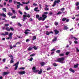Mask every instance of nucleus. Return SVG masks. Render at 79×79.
Returning <instances> with one entry per match:
<instances>
[{
	"label": "nucleus",
	"mask_w": 79,
	"mask_h": 79,
	"mask_svg": "<svg viewBox=\"0 0 79 79\" xmlns=\"http://www.w3.org/2000/svg\"><path fill=\"white\" fill-rule=\"evenodd\" d=\"M64 57H61L57 59V60H55V61L56 62H60L61 63H64L65 61H64Z\"/></svg>",
	"instance_id": "1"
},
{
	"label": "nucleus",
	"mask_w": 79,
	"mask_h": 79,
	"mask_svg": "<svg viewBox=\"0 0 79 79\" xmlns=\"http://www.w3.org/2000/svg\"><path fill=\"white\" fill-rule=\"evenodd\" d=\"M19 61H18L17 63H16L14 65H13V66H15V70H16V69H18V64H19Z\"/></svg>",
	"instance_id": "2"
},
{
	"label": "nucleus",
	"mask_w": 79,
	"mask_h": 79,
	"mask_svg": "<svg viewBox=\"0 0 79 79\" xmlns=\"http://www.w3.org/2000/svg\"><path fill=\"white\" fill-rule=\"evenodd\" d=\"M61 1L60 0H57V1L56 0L54 2L53 5H52V6L54 7V6H55L56 3L58 4Z\"/></svg>",
	"instance_id": "3"
},
{
	"label": "nucleus",
	"mask_w": 79,
	"mask_h": 79,
	"mask_svg": "<svg viewBox=\"0 0 79 79\" xmlns=\"http://www.w3.org/2000/svg\"><path fill=\"white\" fill-rule=\"evenodd\" d=\"M13 35V34L12 33H10L9 34V37H8L6 38V39L9 40V39L11 40L12 39V35Z\"/></svg>",
	"instance_id": "4"
},
{
	"label": "nucleus",
	"mask_w": 79,
	"mask_h": 79,
	"mask_svg": "<svg viewBox=\"0 0 79 79\" xmlns=\"http://www.w3.org/2000/svg\"><path fill=\"white\" fill-rule=\"evenodd\" d=\"M47 16L46 15L44 14L43 15H42V18H43V21H44V20H45L46 18H47Z\"/></svg>",
	"instance_id": "5"
},
{
	"label": "nucleus",
	"mask_w": 79,
	"mask_h": 79,
	"mask_svg": "<svg viewBox=\"0 0 79 79\" xmlns=\"http://www.w3.org/2000/svg\"><path fill=\"white\" fill-rule=\"evenodd\" d=\"M18 73L19 74L23 75L24 74H26V72L24 71H23V72H18Z\"/></svg>",
	"instance_id": "6"
},
{
	"label": "nucleus",
	"mask_w": 79,
	"mask_h": 79,
	"mask_svg": "<svg viewBox=\"0 0 79 79\" xmlns=\"http://www.w3.org/2000/svg\"><path fill=\"white\" fill-rule=\"evenodd\" d=\"M28 31H31V30L28 29H27L25 31L24 33L25 34H26V35H27V34H29V33L28 32Z\"/></svg>",
	"instance_id": "7"
},
{
	"label": "nucleus",
	"mask_w": 79,
	"mask_h": 79,
	"mask_svg": "<svg viewBox=\"0 0 79 79\" xmlns=\"http://www.w3.org/2000/svg\"><path fill=\"white\" fill-rule=\"evenodd\" d=\"M23 21H24L27 19V15H23Z\"/></svg>",
	"instance_id": "8"
},
{
	"label": "nucleus",
	"mask_w": 79,
	"mask_h": 79,
	"mask_svg": "<svg viewBox=\"0 0 79 79\" xmlns=\"http://www.w3.org/2000/svg\"><path fill=\"white\" fill-rule=\"evenodd\" d=\"M5 33H2V35H8V34H9V33L8 32H7L6 31H5Z\"/></svg>",
	"instance_id": "9"
},
{
	"label": "nucleus",
	"mask_w": 79,
	"mask_h": 79,
	"mask_svg": "<svg viewBox=\"0 0 79 79\" xmlns=\"http://www.w3.org/2000/svg\"><path fill=\"white\" fill-rule=\"evenodd\" d=\"M9 73L8 72H4L2 73V76H5L7 75V74H8Z\"/></svg>",
	"instance_id": "10"
},
{
	"label": "nucleus",
	"mask_w": 79,
	"mask_h": 79,
	"mask_svg": "<svg viewBox=\"0 0 79 79\" xmlns=\"http://www.w3.org/2000/svg\"><path fill=\"white\" fill-rule=\"evenodd\" d=\"M54 32H55V34L56 35V34H58V33H59V31L57 30L56 29L55 30H54Z\"/></svg>",
	"instance_id": "11"
},
{
	"label": "nucleus",
	"mask_w": 79,
	"mask_h": 79,
	"mask_svg": "<svg viewBox=\"0 0 79 79\" xmlns=\"http://www.w3.org/2000/svg\"><path fill=\"white\" fill-rule=\"evenodd\" d=\"M32 48H33V47H30L28 48L27 50L28 51H31V50H32Z\"/></svg>",
	"instance_id": "12"
},
{
	"label": "nucleus",
	"mask_w": 79,
	"mask_h": 79,
	"mask_svg": "<svg viewBox=\"0 0 79 79\" xmlns=\"http://www.w3.org/2000/svg\"><path fill=\"white\" fill-rule=\"evenodd\" d=\"M37 9H38V7H36L35 8L34 10L35 11H36V12H39V11H40V10H37Z\"/></svg>",
	"instance_id": "13"
},
{
	"label": "nucleus",
	"mask_w": 79,
	"mask_h": 79,
	"mask_svg": "<svg viewBox=\"0 0 79 79\" xmlns=\"http://www.w3.org/2000/svg\"><path fill=\"white\" fill-rule=\"evenodd\" d=\"M14 3V4H16V3H17V4H19L20 3V2H17L16 1L14 0L13 1Z\"/></svg>",
	"instance_id": "14"
},
{
	"label": "nucleus",
	"mask_w": 79,
	"mask_h": 79,
	"mask_svg": "<svg viewBox=\"0 0 79 79\" xmlns=\"http://www.w3.org/2000/svg\"><path fill=\"white\" fill-rule=\"evenodd\" d=\"M29 3H30V2L29 1H28L27 2H22V3H23V4H26V5H27V4H29Z\"/></svg>",
	"instance_id": "15"
},
{
	"label": "nucleus",
	"mask_w": 79,
	"mask_h": 79,
	"mask_svg": "<svg viewBox=\"0 0 79 79\" xmlns=\"http://www.w3.org/2000/svg\"><path fill=\"white\" fill-rule=\"evenodd\" d=\"M57 38L56 37H55L54 38V39L52 40V42H55V41H56V39Z\"/></svg>",
	"instance_id": "16"
},
{
	"label": "nucleus",
	"mask_w": 79,
	"mask_h": 79,
	"mask_svg": "<svg viewBox=\"0 0 79 79\" xmlns=\"http://www.w3.org/2000/svg\"><path fill=\"white\" fill-rule=\"evenodd\" d=\"M42 73V69H40V71L38 72V73L39 74H41V73Z\"/></svg>",
	"instance_id": "17"
},
{
	"label": "nucleus",
	"mask_w": 79,
	"mask_h": 79,
	"mask_svg": "<svg viewBox=\"0 0 79 79\" xmlns=\"http://www.w3.org/2000/svg\"><path fill=\"white\" fill-rule=\"evenodd\" d=\"M6 29L7 30V31H10V28H9L8 27L6 28Z\"/></svg>",
	"instance_id": "18"
},
{
	"label": "nucleus",
	"mask_w": 79,
	"mask_h": 79,
	"mask_svg": "<svg viewBox=\"0 0 79 79\" xmlns=\"http://www.w3.org/2000/svg\"><path fill=\"white\" fill-rule=\"evenodd\" d=\"M69 28L67 27V26H65L64 28V30H66V29H68Z\"/></svg>",
	"instance_id": "19"
},
{
	"label": "nucleus",
	"mask_w": 79,
	"mask_h": 79,
	"mask_svg": "<svg viewBox=\"0 0 79 79\" xmlns=\"http://www.w3.org/2000/svg\"><path fill=\"white\" fill-rule=\"evenodd\" d=\"M40 64L41 66H44V65L45 64V63L44 62H41L40 63Z\"/></svg>",
	"instance_id": "20"
},
{
	"label": "nucleus",
	"mask_w": 79,
	"mask_h": 79,
	"mask_svg": "<svg viewBox=\"0 0 79 79\" xmlns=\"http://www.w3.org/2000/svg\"><path fill=\"white\" fill-rule=\"evenodd\" d=\"M8 15H9V16H12L13 15V14L11 13L10 12H9L7 14Z\"/></svg>",
	"instance_id": "21"
},
{
	"label": "nucleus",
	"mask_w": 79,
	"mask_h": 79,
	"mask_svg": "<svg viewBox=\"0 0 79 79\" xmlns=\"http://www.w3.org/2000/svg\"><path fill=\"white\" fill-rule=\"evenodd\" d=\"M35 39H36V36H34L32 38L33 40H35Z\"/></svg>",
	"instance_id": "22"
},
{
	"label": "nucleus",
	"mask_w": 79,
	"mask_h": 79,
	"mask_svg": "<svg viewBox=\"0 0 79 79\" xmlns=\"http://www.w3.org/2000/svg\"><path fill=\"white\" fill-rule=\"evenodd\" d=\"M78 65H79V64H77L76 65H75L74 66V68H77Z\"/></svg>",
	"instance_id": "23"
},
{
	"label": "nucleus",
	"mask_w": 79,
	"mask_h": 79,
	"mask_svg": "<svg viewBox=\"0 0 79 79\" xmlns=\"http://www.w3.org/2000/svg\"><path fill=\"white\" fill-rule=\"evenodd\" d=\"M2 16H3V17H4L5 18L6 17V15L5 14V13H2Z\"/></svg>",
	"instance_id": "24"
},
{
	"label": "nucleus",
	"mask_w": 79,
	"mask_h": 79,
	"mask_svg": "<svg viewBox=\"0 0 79 79\" xmlns=\"http://www.w3.org/2000/svg\"><path fill=\"white\" fill-rule=\"evenodd\" d=\"M69 71L73 73H74V71L72 69H69Z\"/></svg>",
	"instance_id": "25"
},
{
	"label": "nucleus",
	"mask_w": 79,
	"mask_h": 79,
	"mask_svg": "<svg viewBox=\"0 0 79 79\" xmlns=\"http://www.w3.org/2000/svg\"><path fill=\"white\" fill-rule=\"evenodd\" d=\"M54 24L55 25V26H58V22H55L54 23Z\"/></svg>",
	"instance_id": "26"
},
{
	"label": "nucleus",
	"mask_w": 79,
	"mask_h": 79,
	"mask_svg": "<svg viewBox=\"0 0 79 79\" xmlns=\"http://www.w3.org/2000/svg\"><path fill=\"white\" fill-rule=\"evenodd\" d=\"M35 69H36V67H33L32 68V70H33V71H35Z\"/></svg>",
	"instance_id": "27"
},
{
	"label": "nucleus",
	"mask_w": 79,
	"mask_h": 79,
	"mask_svg": "<svg viewBox=\"0 0 79 79\" xmlns=\"http://www.w3.org/2000/svg\"><path fill=\"white\" fill-rule=\"evenodd\" d=\"M9 47H10V49H12V48H13V46H12V45H10Z\"/></svg>",
	"instance_id": "28"
},
{
	"label": "nucleus",
	"mask_w": 79,
	"mask_h": 79,
	"mask_svg": "<svg viewBox=\"0 0 79 79\" xmlns=\"http://www.w3.org/2000/svg\"><path fill=\"white\" fill-rule=\"evenodd\" d=\"M67 19H66V18H64L62 19V21H66V20Z\"/></svg>",
	"instance_id": "29"
},
{
	"label": "nucleus",
	"mask_w": 79,
	"mask_h": 79,
	"mask_svg": "<svg viewBox=\"0 0 79 79\" xmlns=\"http://www.w3.org/2000/svg\"><path fill=\"white\" fill-rule=\"evenodd\" d=\"M61 13H62L61 12V11H59V12H58V13H57L56 14V15H60V14H61Z\"/></svg>",
	"instance_id": "30"
},
{
	"label": "nucleus",
	"mask_w": 79,
	"mask_h": 79,
	"mask_svg": "<svg viewBox=\"0 0 79 79\" xmlns=\"http://www.w3.org/2000/svg\"><path fill=\"white\" fill-rule=\"evenodd\" d=\"M39 70H33V72H34V73H37V72H38Z\"/></svg>",
	"instance_id": "31"
},
{
	"label": "nucleus",
	"mask_w": 79,
	"mask_h": 79,
	"mask_svg": "<svg viewBox=\"0 0 79 79\" xmlns=\"http://www.w3.org/2000/svg\"><path fill=\"white\" fill-rule=\"evenodd\" d=\"M19 8H20V6L19 5V4L17 5V8L18 9Z\"/></svg>",
	"instance_id": "32"
},
{
	"label": "nucleus",
	"mask_w": 79,
	"mask_h": 79,
	"mask_svg": "<svg viewBox=\"0 0 79 79\" xmlns=\"http://www.w3.org/2000/svg\"><path fill=\"white\" fill-rule=\"evenodd\" d=\"M38 20H39V21H40V20H43V19L42 18V17H40L38 19Z\"/></svg>",
	"instance_id": "33"
},
{
	"label": "nucleus",
	"mask_w": 79,
	"mask_h": 79,
	"mask_svg": "<svg viewBox=\"0 0 79 79\" xmlns=\"http://www.w3.org/2000/svg\"><path fill=\"white\" fill-rule=\"evenodd\" d=\"M13 2V0H9V3H11Z\"/></svg>",
	"instance_id": "34"
},
{
	"label": "nucleus",
	"mask_w": 79,
	"mask_h": 79,
	"mask_svg": "<svg viewBox=\"0 0 79 79\" xmlns=\"http://www.w3.org/2000/svg\"><path fill=\"white\" fill-rule=\"evenodd\" d=\"M60 56H64V54H60L59 55Z\"/></svg>",
	"instance_id": "35"
},
{
	"label": "nucleus",
	"mask_w": 79,
	"mask_h": 79,
	"mask_svg": "<svg viewBox=\"0 0 79 79\" xmlns=\"http://www.w3.org/2000/svg\"><path fill=\"white\" fill-rule=\"evenodd\" d=\"M2 10L3 11H5V12H6V8H2Z\"/></svg>",
	"instance_id": "36"
},
{
	"label": "nucleus",
	"mask_w": 79,
	"mask_h": 79,
	"mask_svg": "<svg viewBox=\"0 0 79 79\" xmlns=\"http://www.w3.org/2000/svg\"><path fill=\"white\" fill-rule=\"evenodd\" d=\"M69 54V52H67L65 53L66 55H68Z\"/></svg>",
	"instance_id": "37"
},
{
	"label": "nucleus",
	"mask_w": 79,
	"mask_h": 79,
	"mask_svg": "<svg viewBox=\"0 0 79 79\" xmlns=\"http://www.w3.org/2000/svg\"><path fill=\"white\" fill-rule=\"evenodd\" d=\"M56 53H60V50H57L56 52Z\"/></svg>",
	"instance_id": "38"
},
{
	"label": "nucleus",
	"mask_w": 79,
	"mask_h": 79,
	"mask_svg": "<svg viewBox=\"0 0 79 79\" xmlns=\"http://www.w3.org/2000/svg\"><path fill=\"white\" fill-rule=\"evenodd\" d=\"M64 10H65L64 8H63L60 9V11H64Z\"/></svg>",
	"instance_id": "39"
},
{
	"label": "nucleus",
	"mask_w": 79,
	"mask_h": 79,
	"mask_svg": "<svg viewBox=\"0 0 79 79\" xmlns=\"http://www.w3.org/2000/svg\"><path fill=\"white\" fill-rule=\"evenodd\" d=\"M33 48L34 50H37V48L35 46H34L33 47Z\"/></svg>",
	"instance_id": "40"
},
{
	"label": "nucleus",
	"mask_w": 79,
	"mask_h": 79,
	"mask_svg": "<svg viewBox=\"0 0 79 79\" xmlns=\"http://www.w3.org/2000/svg\"><path fill=\"white\" fill-rule=\"evenodd\" d=\"M10 30H11V31H14V29H13V28L12 27H10Z\"/></svg>",
	"instance_id": "41"
},
{
	"label": "nucleus",
	"mask_w": 79,
	"mask_h": 79,
	"mask_svg": "<svg viewBox=\"0 0 79 79\" xmlns=\"http://www.w3.org/2000/svg\"><path fill=\"white\" fill-rule=\"evenodd\" d=\"M35 54L34 53H33L32 54L30 55V56H34Z\"/></svg>",
	"instance_id": "42"
},
{
	"label": "nucleus",
	"mask_w": 79,
	"mask_h": 79,
	"mask_svg": "<svg viewBox=\"0 0 79 79\" xmlns=\"http://www.w3.org/2000/svg\"><path fill=\"white\" fill-rule=\"evenodd\" d=\"M10 57L11 60H13V56H10Z\"/></svg>",
	"instance_id": "43"
},
{
	"label": "nucleus",
	"mask_w": 79,
	"mask_h": 79,
	"mask_svg": "<svg viewBox=\"0 0 79 79\" xmlns=\"http://www.w3.org/2000/svg\"><path fill=\"white\" fill-rule=\"evenodd\" d=\"M32 60H33V58L31 57L30 59H29V60L31 61H32Z\"/></svg>",
	"instance_id": "44"
},
{
	"label": "nucleus",
	"mask_w": 79,
	"mask_h": 79,
	"mask_svg": "<svg viewBox=\"0 0 79 79\" xmlns=\"http://www.w3.org/2000/svg\"><path fill=\"white\" fill-rule=\"evenodd\" d=\"M19 69H23V70H24V68L23 67H21V68H19Z\"/></svg>",
	"instance_id": "45"
},
{
	"label": "nucleus",
	"mask_w": 79,
	"mask_h": 79,
	"mask_svg": "<svg viewBox=\"0 0 79 79\" xmlns=\"http://www.w3.org/2000/svg\"><path fill=\"white\" fill-rule=\"evenodd\" d=\"M18 26H22V25H21V24H20V23H18Z\"/></svg>",
	"instance_id": "46"
},
{
	"label": "nucleus",
	"mask_w": 79,
	"mask_h": 79,
	"mask_svg": "<svg viewBox=\"0 0 79 79\" xmlns=\"http://www.w3.org/2000/svg\"><path fill=\"white\" fill-rule=\"evenodd\" d=\"M26 9L27 10H29V8H28V7L27 6H26L25 7Z\"/></svg>",
	"instance_id": "47"
},
{
	"label": "nucleus",
	"mask_w": 79,
	"mask_h": 79,
	"mask_svg": "<svg viewBox=\"0 0 79 79\" xmlns=\"http://www.w3.org/2000/svg\"><path fill=\"white\" fill-rule=\"evenodd\" d=\"M45 10H46V11H48L49 9L47 7H46L45 9Z\"/></svg>",
	"instance_id": "48"
},
{
	"label": "nucleus",
	"mask_w": 79,
	"mask_h": 79,
	"mask_svg": "<svg viewBox=\"0 0 79 79\" xmlns=\"http://www.w3.org/2000/svg\"><path fill=\"white\" fill-rule=\"evenodd\" d=\"M46 34L47 35H49L50 34V32H48V31H46Z\"/></svg>",
	"instance_id": "49"
},
{
	"label": "nucleus",
	"mask_w": 79,
	"mask_h": 79,
	"mask_svg": "<svg viewBox=\"0 0 79 79\" xmlns=\"http://www.w3.org/2000/svg\"><path fill=\"white\" fill-rule=\"evenodd\" d=\"M36 18H39V17H40V16H39V15H36Z\"/></svg>",
	"instance_id": "50"
},
{
	"label": "nucleus",
	"mask_w": 79,
	"mask_h": 79,
	"mask_svg": "<svg viewBox=\"0 0 79 79\" xmlns=\"http://www.w3.org/2000/svg\"><path fill=\"white\" fill-rule=\"evenodd\" d=\"M76 51L77 52H79V49H78V48H76Z\"/></svg>",
	"instance_id": "51"
},
{
	"label": "nucleus",
	"mask_w": 79,
	"mask_h": 79,
	"mask_svg": "<svg viewBox=\"0 0 79 79\" xmlns=\"http://www.w3.org/2000/svg\"><path fill=\"white\" fill-rule=\"evenodd\" d=\"M14 63V61L13 60H11L10 61V63Z\"/></svg>",
	"instance_id": "52"
},
{
	"label": "nucleus",
	"mask_w": 79,
	"mask_h": 79,
	"mask_svg": "<svg viewBox=\"0 0 79 79\" xmlns=\"http://www.w3.org/2000/svg\"><path fill=\"white\" fill-rule=\"evenodd\" d=\"M16 18V16H12L11 17V18L12 19H14V18Z\"/></svg>",
	"instance_id": "53"
},
{
	"label": "nucleus",
	"mask_w": 79,
	"mask_h": 79,
	"mask_svg": "<svg viewBox=\"0 0 79 79\" xmlns=\"http://www.w3.org/2000/svg\"><path fill=\"white\" fill-rule=\"evenodd\" d=\"M53 65L54 66H57V65L56 64V63L53 64Z\"/></svg>",
	"instance_id": "54"
},
{
	"label": "nucleus",
	"mask_w": 79,
	"mask_h": 79,
	"mask_svg": "<svg viewBox=\"0 0 79 79\" xmlns=\"http://www.w3.org/2000/svg\"><path fill=\"white\" fill-rule=\"evenodd\" d=\"M74 38V39L75 40H78L77 38H75V37H72V38Z\"/></svg>",
	"instance_id": "55"
},
{
	"label": "nucleus",
	"mask_w": 79,
	"mask_h": 79,
	"mask_svg": "<svg viewBox=\"0 0 79 79\" xmlns=\"http://www.w3.org/2000/svg\"><path fill=\"white\" fill-rule=\"evenodd\" d=\"M12 12L13 13H14V14H15V13H16V11H15V10H12Z\"/></svg>",
	"instance_id": "56"
},
{
	"label": "nucleus",
	"mask_w": 79,
	"mask_h": 79,
	"mask_svg": "<svg viewBox=\"0 0 79 79\" xmlns=\"http://www.w3.org/2000/svg\"><path fill=\"white\" fill-rule=\"evenodd\" d=\"M5 26H6L7 27H8V26H9V24H5Z\"/></svg>",
	"instance_id": "57"
},
{
	"label": "nucleus",
	"mask_w": 79,
	"mask_h": 79,
	"mask_svg": "<svg viewBox=\"0 0 79 79\" xmlns=\"http://www.w3.org/2000/svg\"><path fill=\"white\" fill-rule=\"evenodd\" d=\"M44 14L45 15H47L48 14V12H44Z\"/></svg>",
	"instance_id": "58"
},
{
	"label": "nucleus",
	"mask_w": 79,
	"mask_h": 79,
	"mask_svg": "<svg viewBox=\"0 0 79 79\" xmlns=\"http://www.w3.org/2000/svg\"><path fill=\"white\" fill-rule=\"evenodd\" d=\"M19 13L20 14V15H23V13H22V12H21V11L19 10Z\"/></svg>",
	"instance_id": "59"
},
{
	"label": "nucleus",
	"mask_w": 79,
	"mask_h": 79,
	"mask_svg": "<svg viewBox=\"0 0 79 79\" xmlns=\"http://www.w3.org/2000/svg\"><path fill=\"white\" fill-rule=\"evenodd\" d=\"M69 19H67L66 20V23H68V22H69Z\"/></svg>",
	"instance_id": "60"
},
{
	"label": "nucleus",
	"mask_w": 79,
	"mask_h": 79,
	"mask_svg": "<svg viewBox=\"0 0 79 79\" xmlns=\"http://www.w3.org/2000/svg\"><path fill=\"white\" fill-rule=\"evenodd\" d=\"M33 6H37V4L35 3H34L33 4Z\"/></svg>",
	"instance_id": "61"
},
{
	"label": "nucleus",
	"mask_w": 79,
	"mask_h": 79,
	"mask_svg": "<svg viewBox=\"0 0 79 79\" xmlns=\"http://www.w3.org/2000/svg\"><path fill=\"white\" fill-rule=\"evenodd\" d=\"M29 41H30V40L28 39H27L26 40V41L27 42H29Z\"/></svg>",
	"instance_id": "62"
},
{
	"label": "nucleus",
	"mask_w": 79,
	"mask_h": 79,
	"mask_svg": "<svg viewBox=\"0 0 79 79\" xmlns=\"http://www.w3.org/2000/svg\"><path fill=\"white\" fill-rule=\"evenodd\" d=\"M51 68L50 67H48L47 68V70H50V69H51Z\"/></svg>",
	"instance_id": "63"
},
{
	"label": "nucleus",
	"mask_w": 79,
	"mask_h": 79,
	"mask_svg": "<svg viewBox=\"0 0 79 79\" xmlns=\"http://www.w3.org/2000/svg\"><path fill=\"white\" fill-rule=\"evenodd\" d=\"M74 43H75V44H77V41H74Z\"/></svg>",
	"instance_id": "64"
}]
</instances>
